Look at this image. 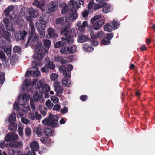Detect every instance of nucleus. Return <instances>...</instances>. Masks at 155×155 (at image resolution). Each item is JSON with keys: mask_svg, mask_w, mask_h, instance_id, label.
<instances>
[{"mask_svg": "<svg viewBox=\"0 0 155 155\" xmlns=\"http://www.w3.org/2000/svg\"><path fill=\"white\" fill-rule=\"evenodd\" d=\"M71 19L67 17H60L57 18L55 21L57 25H59L62 27L61 33L62 36H69L71 35L72 33L74 34L75 29L71 30V33L69 31L70 30L69 21Z\"/></svg>", "mask_w": 155, "mask_h": 155, "instance_id": "1", "label": "nucleus"}, {"mask_svg": "<svg viewBox=\"0 0 155 155\" xmlns=\"http://www.w3.org/2000/svg\"><path fill=\"white\" fill-rule=\"evenodd\" d=\"M38 35L35 34L31 42V45L35 47V52L33 55L34 58L36 60H41L43 58L44 55L42 52L43 46L41 42H38Z\"/></svg>", "mask_w": 155, "mask_h": 155, "instance_id": "2", "label": "nucleus"}, {"mask_svg": "<svg viewBox=\"0 0 155 155\" xmlns=\"http://www.w3.org/2000/svg\"><path fill=\"white\" fill-rule=\"evenodd\" d=\"M33 5L43 11L46 10L47 12L51 13L54 12L57 9L58 3L57 1H51L48 4V8H46V6L43 0L39 1L38 0H34Z\"/></svg>", "mask_w": 155, "mask_h": 155, "instance_id": "3", "label": "nucleus"}, {"mask_svg": "<svg viewBox=\"0 0 155 155\" xmlns=\"http://www.w3.org/2000/svg\"><path fill=\"white\" fill-rule=\"evenodd\" d=\"M87 0H78L75 1L74 0H71L68 2V5L71 6V7L74 9L71 11L70 16L72 20H75L78 16V13L76 12L78 9L80 8L81 5L83 6L86 4Z\"/></svg>", "mask_w": 155, "mask_h": 155, "instance_id": "4", "label": "nucleus"}, {"mask_svg": "<svg viewBox=\"0 0 155 155\" xmlns=\"http://www.w3.org/2000/svg\"><path fill=\"white\" fill-rule=\"evenodd\" d=\"M15 30H11L9 31V32H7L5 30L3 26L0 27V39L1 41L2 40V42L4 44L5 43V41H9V38H13L15 36Z\"/></svg>", "mask_w": 155, "mask_h": 155, "instance_id": "5", "label": "nucleus"}, {"mask_svg": "<svg viewBox=\"0 0 155 155\" xmlns=\"http://www.w3.org/2000/svg\"><path fill=\"white\" fill-rule=\"evenodd\" d=\"M58 117L57 115H51L47 118L44 119L42 121L45 125L50 126L52 127H56L58 125Z\"/></svg>", "mask_w": 155, "mask_h": 155, "instance_id": "6", "label": "nucleus"}, {"mask_svg": "<svg viewBox=\"0 0 155 155\" xmlns=\"http://www.w3.org/2000/svg\"><path fill=\"white\" fill-rule=\"evenodd\" d=\"M76 35V34H72L69 36H66L63 38H61L63 40L61 41L57 42L54 45V47L55 48H58L61 47L67 44L72 43H73L74 39L73 37Z\"/></svg>", "mask_w": 155, "mask_h": 155, "instance_id": "7", "label": "nucleus"}, {"mask_svg": "<svg viewBox=\"0 0 155 155\" xmlns=\"http://www.w3.org/2000/svg\"><path fill=\"white\" fill-rule=\"evenodd\" d=\"M73 66L71 65H68L67 68L64 65H61L59 68V71L60 72H62L63 74L64 77H70V71L72 70Z\"/></svg>", "mask_w": 155, "mask_h": 155, "instance_id": "8", "label": "nucleus"}, {"mask_svg": "<svg viewBox=\"0 0 155 155\" xmlns=\"http://www.w3.org/2000/svg\"><path fill=\"white\" fill-rule=\"evenodd\" d=\"M30 95L27 93H25L23 96L19 97L18 99L19 104L21 105L27 104L29 102Z\"/></svg>", "mask_w": 155, "mask_h": 155, "instance_id": "9", "label": "nucleus"}, {"mask_svg": "<svg viewBox=\"0 0 155 155\" xmlns=\"http://www.w3.org/2000/svg\"><path fill=\"white\" fill-rule=\"evenodd\" d=\"M30 147L31 149V151H29L27 155H35V151L38 150L39 148V144L37 142L35 141L30 144Z\"/></svg>", "mask_w": 155, "mask_h": 155, "instance_id": "10", "label": "nucleus"}, {"mask_svg": "<svg viewBox=\"0 0 155 155\" xmlns=\"http://www.w3.org/2000/svg\"><path fill=\"white\" fill-rule=\"evenodd\" d=\"M59 6L60 7L63 8L61 10L62 14H66L68 13V14L69 13V15L71 19V20H72L70 15L71 11H72V10H73L74 11V9L72 8V9H71V10L69 11L70 8H71V6L69 5L68 4V5H67L65 2H62L60 4Z\"/></svg>", "mask_w": 155, "mask_h": 155, "instance_id": "11", "label": "nucleus"}, {"mask_svg": "<svg viewBox=\"0 0 155 155\" xmlns=\"http://www.w3.org/2000/svg\"><path fill=\"white\" fill-rule=\"evenodd\" d=\"M47 21L45 19L43 16H40L36 21L35 25L37 28H46Z\"/></svg>", "mask_w": 155, "mask_h": 155, "instance_id": "12", "label": "nucleus"}, {"mask_svg": "<svg viewBox=\"0 0 155 155\" xmlns=\"http://www.w3.org/2000/svg\"><path fill=\"white\" fill-rule=\"evenodd\" d=\"M27 32L25 30L18 31L15 35V38L17 41L21 40L24 41L26 39Z\"/></svg>", "mask_w": 155, "mask_h": 155, "instance_id": "13", "label": "nucleus"}, {"mask_svg": "<svg viewBox=\"0 0 155 155\" xmlns=\"http://www.w3.org/2000/svg\"><path fill=\"white\" fill-rule=\"evenodd\" d=\"M18 136L17 134L15 132L9 133L7 134L5 138L7 141H10L18 139Z\"/></svg>", "mask_w": 155, "mask_h": 155, "instance_id": "14", "label": "nucleus"}, {"mask_svg": "<svg viewBox=\"0 0 155 155\" xmlns=\"http://www.w3.org/2000/svg\"><path fill=\"white\" fill-rule=\"evenodd\" d=\"M81 22L80 21H78L76 24V26H78V30L80 33L82 34L85 30V27L88 25V24L87 21H83L81 25Z\"/></svg>", "mask_w": 155, "mask_h": 155, "instance_id": "15", "label": "nucleus"}, {"mask_svg": "<svg viewBox=\"0 0 155 155\" xmlns=\"http://www.w3.org/2000/svg\"><path fill=\"white\" fill-rule=\"evenodd\" d=\"M91 37L92 39H95L98 38L101 39L104 37V32L102 31H100L97 32L96 34H95L93 32H91L90 34Z\"/></svg>", "mask_w": 155, "mask_h": 155, "instance_id": "16", "label": "nucleus"}, {"mask_svg": "<svg viewBox=\"0 0 155 155\" xmlns=\"http://www.w3.org/2000/svg\"><path fill=\"white\" fill-rule=\"evenodd\" d=\"M102 5L99 3L95 4L93 2H90L88 5V9L89 10L93 9L95 10H97L102 7Z\"/></svg>", "mask_w": 155, "mask_h": 155, "instance_id": "17", "label": "nucleus"}, {"mask_svg": "<svg viewBox=\"0 0 155 155\" xmlns=\"http://www.w3.org/2000/svg\"><path fill=\"white\" fill-rule=\"evenodd\" d=\"M105 22L104 19L99 20L95 22L93 25V27L95 30H99Z\"/></svg>", "mask_w": 155, "mask_h": 155, "instance_id": "18", "label": "nucleus"}, {"mask_svg": "<svg viewBox=\"0 0 155 155\" xmlns=\"http://www.w3.org/2000/svg\"><path fill=\"white\" fill-rule=\"evenodd\" d=\"M0 47L3 48L4 51L6 53L8 57H10L11 55V46L7 44L1 46Z\"/></svg>", "mask_w": 155, "mask_h": 155, "instance_id": "19", "label": "nucleus"}, {"mask_svg": "<svg viewBox=\"0 0 155 155\" xmlns=\"http://www.w3.org/2000/svg\"><path fill=\"white\" fill-rule=\"evenodd\" d=\"M47 33L51 38H56L58 37L56 31L51 27L49 28L47 30Z\"/></svg>", "mask_w": 155, "mask_h": 155, "instance_id": "20", "label": "nucleus"}, {"mask_svg": "<svg viewBox=\"0 0 155 155\" xmlns=\"http://www.w3.org/2000/svg\"><path fill=\"white\" fill-rule=\"evenodd\" d=\"M54 86L55 91L57 94H61L63 91V89L62 86L60 85V83L58 82H55L54 83Z\"/></svg>", "mask_w": 155, "mask_h": 155, "instance_id": "21", "label": "nucleus"}, {"mask_svg": "<svg viewBox=\"0 0 155 155\" xmlns=\"http://www.w3.org/2000/svg\"><path fill=\"white\" fill-rule=\"evenodd\" d=\"M45 82V80L44 79L38 81L35 80L33 81L32 85H34L36 83L37 84L35 86L39 90L41 89V87L44 84Z\"/></svg>", "mask_w": 155, "mask_h": 155, "instance_id": "22", "label": "nucleus"}, {"mask_svg": "<svg viewBox=\"0 0 155 155\" xmlns=\"http://www.w3.org/2000/svg\"><path fill=\"white\" fill-rule=\"evenodd\" d=\"M102 7H103V12L105 13H107L112 10V7L109 4L105 3L104 4Z\"/></svg>", "mask_w": 155, "mask_h": 155, "instance_id": "23", "label": "nucleus"}, {"mask_svg": "<svg viewBox=\"0 0 155 155\" xmlns=\"http://www.w3.org/2000/svg\"><path fill=\"white\" fill-rule=\"evenodd\" d=\"M45 65L49 69L53 70L55 68L54 64L52 62L49 61L48 58H45Z\"/></svg>", "mask_w": 155, "mask_h": 155, "instance_id": "24", "label": "nucleus"}, {"mask_svg": "<svg viewBox=\"0 0 155 155\" xmlns=\"http://www.w3.org/2000/svg\"><path fill=\"white\" fill-rule=\"evenodd\" d=\"M40 140L41 143L44 144L50 145L53 143L51 138L48 137H43L40 139Z\"/></svg>", "mask_w": 155, "mask_h": 155, "instance_id": "25", "label": "nucleus"}, {"mask_svg": "<svg viewBox=\"0 0 155 155\" xmlns=\"http://www.w3.org/2000/svg\"><path fill=\"white\" fill-rule=\"evenodd\" d=\"M42 95L40 92H36L34 94L33 96V100L34 102H37L42 97Z\"/></svg>", "mask_w": 155, "mask_h": 155, "instance_id": "26", "label": "nucleus"}, {"mask_svg": "<svg viewBox=\"0 0 155 155\" xmlns=\"http://www.w3.org/2000/svg\"><path fill=\"white\" fill-rule=\"evenodd\" d=\"M50 89V86L48 84H44L39 90V92L42 93H46L48 92Z\"/></svg>", "mask_w": 155, "mask_h": 155, "instance_id": "27", "label": "nucleus"}, {"mask_svg": "<svg viewBox=\"0 0 155 155\" xmlns=\"http://www.w3.org/2000/svg\"><path fill=\"white\" fill-rule=\"evenodd\" d=\"M29 15L31 17H35L38 16L39 13L37 11L34 10L32 8H30L28 9Z\"/></svg>", "mask_w": 155, "mask_h": 155, "instance_id": "28", "label": "nucleus"}, {"mask_svg": "<svg viewBox=\"0 0 155 155\" xmlns=\"http://www.w3.org/2000/svg\"><path fill=\"white\" fill-rule=\"evenodd\" d=\"M67 50L68 54H73L76 51L77 47L75 45H70L67 47Z\"/></svg>", "mask_w": 155, "mask_h": 155, "instance_id": "29", "label": "nucleus"}, {"mask_svg": "<svg viewBox=\"0 0 155 155\" xmlns=\"http://www.w3.org/2000/svg\"><path fill=\"white\" fill-rule=\"evenodd\" d=\"M14 8V6L13 5H11L7 7L4 11V13L6 16H9L11 15L9 13Z\"/></svg>", "mask_w": 155, "mask_h": 155, "instance_id": "30", "label": "nucleus"}, {"mask_svg": "<svg viewBox=\"0 0 155 155\" xmlns=\"http://www.w3.org/2000/svg\"><path fill=\"white\" fill-rule=\"evenodd\" d=\"M34 132L38 137H41L43 134V130L42 128L39 127L35 128L34 130Z\"/></svg>", "mask_w": 155, "mask_h": 155, "instance_id": "31", "label": "nucleus"}, {"mask_svg": "<svg viewBox=\"0 0 155 155\" xmlns=\"http://www.w3.org/2000/svg\"><path fill=\"white\" fill-rule=\"evenodd\" d=\"M70 78L66 77L64 78L62 80V84L67 87H69L71 85V81L68 79Z\"/></svg>", "mask_w": 155, "mask_h": 155, "instance_id": "32", "label": "nucleus"}, {"mask_svg": "<svg viewBox=\"0 0 155 155\" xmlns=\"http://www.w3.org/2000/svg\"><path fill=\"white\" fill-rule=\"evenodd\" d=\"M45 28H37L40 38H43L45 37Z\"/></svg>", "mask_w": 155, "mask_h": 155, "instance_id": "33", "label": "nucleus"}, {"mask_svg": "<svg viewBox=\"0 0 155 155\" xmlns=\"http://www.w3.org/2000/svg\"><path fill=\"white\" fill-rule=\"evenodd\" d=\"M89 40L88 37L86 35H81L79 36L78 39V41L80 43H83Z\"/></svg>", "mask_w": 155, "mask_h": 155, "instance_id": "34", "label": "nucleus"}, {"mask_svg": "<svg viewBox=\"0 0 155 155\" xmlns=\"http://www.w3.org/2000/svg\"><path fill=\"white\" fill-rule=\"evenodd\" d=\"M10 146L11 147H20L21 148L22 147V142H15L13 143H10Z\"/></svg>", "mask_w": 155, "mask_h": 155, "instance_id": "35", "label": "nucleus"}, {"mask_svg": "<svg viewBox=\"0 0 155 155\" xmlns=\"http://www.w3.org/2000/svg\"><path fill=\"white\" fill-rule=\"evenodd\" d=\"M104 28L105 31L108 32H111L113 30V27L109 23L106 24L104 26Z\"/></svg>", "mask_w": 155, "mask_h": 155, "instance_id": "36", "label": "nucleus"}, {"mask_svg": "<svg viewBox=\"0 0 155 155\" xmlns=\"http://www.w3.org/2000/svg\"><path fill=\"white\" fill-rule=\"evenodd\" d=\"M7 17L3 19V22L5 25H6L10 24V23H12L10 21H11L12 19V16L10 15L9 16H7Z\"/></svg>", "mask_w": 155, "mask_h": 155, "instance_id": "37", "label": "nucleus"}, {"mask_svg": "<svg viewBox=\"0 0 155 155\" xmlns=\"http://www.w3.org/2000/svg\"><path fill=\"white\" fill-rule=\"evenodd\" d=\"M44 46L48 49L51 45L50 41L49 40L44 39L43 40Z\"/></svg>", "mask_w": 155, "mask_h": 155, "instance_id": "38", "label": "nucleus"}, {"mask_svg": "<svg viewBox=\"0 0 155 155\" xmlns=\"http://www.w3.org/2000/svg\"><path fill=\"white\" fill-rule=\"evenodd\" d=\"M35 70L32 71V76L34 77H38L40 75L39 69L37 67H34Z\"/></svg>", "mask_w": 155, "mask_h": 155, "instance_id": "39", "label": "nucleus"}, {"mask_svg": "<svg viewBox=\"0 0 155 155\" xmlns=\"http://www.w3.org/2000/svg\"><path fill=\"white\" fill-rule=\"evenodd\" d=\"M17 125L14 123H11L9 124L8 128L9 130L15 131L16 130Z\"/></svg>", "mask_w": 155, "mask_h": 155, "instance_id": "40", "label": "nucleus"}, {"mask_svg": "<svg viewBox=\"0 0 155 155\" xmlns=\"http://www.w3.org/2000/svg\"><path fill=\"white\" fill-rule=\"evenodd\" d=\"M45 133L47 136L53 135L54 134V131L50 128H46L45 130Z\"/></svg>", "mask_w": 155, "mask_h": 155, "instance_id": "41", "label": "nucleus"}, {"mask_svg": "<svg viewBox=\"0 0 155 155\" xmlns=\"http://www.w3.org/2000/svg\"><path fill=\"white\" fill-rule=\"evenodd\" d=\"M33 25L34 24L33 22H30L29 23V32L31 34V35L34 33L35 30Z\"/></svg>", "mask_w": 155, "mask_h": 155, "instance_id": "42", "label": "nucleus"}, {"mask_svg": "<svg viewBox=\"0 0 155 155\" xmlns=\"http://www.w3.org/2000/svg\"><path fill=\"white\" fill-rule=\"evenodd\" d=\"M45 104L48 109H51L53 106V104L50 100H48L45 102Z\"/></svg>", "mask_w": 155, "mask_h": 155, "instance_id": "43", "label": "nucleus"}, {"mask_svg": "<svg viewBox=\"0 0 155 155\" xmlns=\"http://www.w3.org/2000/svg\"><path fill=\"white\" fill-rule=\"evenodd\" d=\"M18 60V57L16 55H13L11 59V63L13 65L17 62Z\"/></svg>", "mask_w": 155, "mask_h": 155, "instance_id": "44", "label": "nucleus"}, {"mask_svg": "<svg viewBox=\"0 0 155 155\" xmlns=\"http://www.w3.org/2000/svg\"><path fill=\"white\" fill-rule=\"evenodd\" d=\"M16 120V114L14 112H12L10 115L9 118V122H14Z\"/></svg>", "mask_w": 155, "mask_h": 155, "instance_id": "45", "label": "nucleus"}, {"mask_svg": "<svg viewBox=\"0 0 155 155\" xmlns=\"http://www.w3.org/2000/svg\"><path fill=\"white\" fill-rule=\"evenodd\" d=\"M112 24L115 29L118 28L120 25L119 22L117 21L116 19H114L113 20Z\"/></svg>", "mask_w": 155, "mask_h": 155, "instance_id": "46", "label": "nucleus"}, {"mask_svg": "<svg viewBox=\"0 0 155 155\" xmlns=\"http://www.w3.org/2000/svg\"><path fill=\"white\" fill-rule=\"evenodd\" d=\"M5 74L3 72H0V84H2L5 79Z\"/></svg>", "mask_w": 155, "mask_h": 155, "instance_id": "47", "label": "nucleus"}, {"mask_svg": "<svg viewBox=\"0 0 155 155\" xmlns=\"http://www.w3.org/2000/svg\"><path fill=\"white\" fill-rule=\"evenodd\" d=\"M24 128V126L21 125L18 127V132L19 135L21 137L23 135V129Z\"/></svg>", "mask_w": 155, "mask_h": 155, "instance_id": "48", "label": "nucleus"}, {"mask_svg": "<svg viewBox=\"0 0 155 155\" xmlns=\"http://www.w3.org/2000/svg\"><path fill=\"white\" fill-rule=\"evenodd\" d=\"M14 21L18 25L19 27H21L23 25V22L22 20H20L19 19H16V17H15L14 18Z\"/></svg>", "mask_w": 155, "mask_h": 155, "instance_id": "49", "label": "nucleus"}, {"mask_svg": "<svg viewBox=\"0 0 155 155\" xmlns=\"http://www.w3.org/2000/svg\"><path fill=\"white\" fill-rule=\"evenodd\" d=\"M58 77V74L53 73L50 75V79L51 81H54Z\"/></svg>", "mask_w": 155, "mask_h": 155, "instance_id": "50", "label": "nucleus"}, {"mask_svg": "<svg viewBox=\"0 0 155 155\" xmlns=\"http://www.w3.org/2000/svg\"><path fill=\"white\" fill-rule=\"evenodd\" d=\"M84 48L86 49V51L87 52H91L93 50V48L91 47H89L87 45H84Z\"/></svg>", "mask_w": 155, "mask_h": 155, "instance_id": "51", "label": "nucleus"}, {"mask_svg": "<svg viewBox=\"0 0 155 155\" xmlns=\"http://www.w3.org/2000/svg\"><path fill=\"white\" fill-rule=\"evenodd\" d=\"M21 110L24 113H27L28 111H29L30 110V108L28 106L22 107Z\"/></svg>", "mask_w": 155, "mask_h": 155, "instance_id": "52", "label": "nucleus"}, {"mask_svg": "<svg viewBox=\"0 0 155 155\" xmlns=\"http://www.w3.org/2000/svg\"><path fill=\"white\" fill-rule=\"evenodd\" d=\"M35 34L33 35H32V38L31 37V36L30 37H29L28 39V41H27L26 43V44L25 45V47H26V48H27L28 47V45L29 44V43H30V42H31H31L32 41V38H33L34 35ZM37 35H38V34H37Z\"/></svg>", "mask_w": 155, "mask_h": 155, "instance_id": "53", "label": "nucleus"}, {"mask_svg": "<svg viewBox=\"0 0 155 155\" xmlns=\"http://www.w3.org/2000/svg\"><path fill=\"white\" fill-rule=\"evenodd\" d=\"M28 118L31 120H34L35 119V115L33 111H31L28 113Z\"/></svg>", "mask_w": 155, "mask_h": 155, "instance_id": "54", "label": "nucleus"}, {"mask_svg": "<svg viewBox=\"0 0 155 155\" xmlns=\"http://www.w3.org/2000/svg\"><path fill=\"white\" fill-rule=\"evenodd\" d=\"M60 51L61 53L63 54H69L68 52H67V49L65 47H62L61 48L60 50Z\"/></svg>", "mask_w": 155, "mask_h": 155, "instance_id": "55", "label": "nucleus"}, {"mask_svg": "<svg viewBox=\"0 0 155 155\" xmlns=\"http://www.w3.org/2000/svg\"><path fill=\"white\" fill-rule=\"evenodd\" d=\"M25 134L26 136H28L31 134V128L28 127H27L25 129Z\"/></svg>", "mask_w": 155, "mask_h": 155, "instance_id": "56", "label": "nucleus"}, {"mask_svg": "<svg viewBox=\"0 0 155 155\" xmlns=\"http://www.w3.org/2000/svg\"><path fill=\"white\" fill-rule=\"evenodd\" d=\"M30 104L31 108L33 110H35L37 106L35 104L33 101L30 100Z\"/></svg>", "mask_w": 155, "mask_h": 155, "instance_id": "57", "label": "nucleus"}, {"mask_svg": "<svg viewBox=\"0 0 155 155\" xmlns=\"http://www.w3.org/2000/svg\"><path fill=\"white\" fill-rule=\"evenodd\" d=\"M21 48L18 46H15L13 49V51L14 53H18L21 51Z\"/></svg>", "mask_w": 155, "mask_h": 155, "instance_id": "58", "label": "nucleus"}, {"mask_svg": "<svg viewBox=\"0 0 155 155\" xmlns=\"http://www.w3.org/2000/svg\"><path fill=\"white\" fill-rule=\"evenodd\" d=\"M51 99L54 103H57L59 101L58 98L55 96H52Z\"/></svg>", "mask_w": 155, "mask_h": 155, "instance_id": "59", "label": "nucleus"}, {"mask_svg": "<svg viewBox=\"0 0 155 155\" xmlns=\"http://www.w3.org/2000/svg\"><path fill=\"white\" fill-rule=\"evenodd\" d=\"M12 23H10V24L6 25V27L7 30L9 31L11 30H13L14 29L12 27Z\"/></svg>", "mask_w": 155, "mask_h": 155, "instance_id": "60", "label": "nucleus"}, {"mask_svg": "<svg viewBox=\"0 0 155 155\" xmlns=\"http://www.w3.org/2000/svg\"><path fill=\"white\" fill-rule=\"evenodd\" d=\"M21 13L23 16L26 15L27 13V9L25 7L22 8L21 10Z\"/></svg>", "mask_w": 155, "mask_h": 155, "instance_id": "61", "label": "nucleus"}, {"mask_svg": "<svg viewBox=\"0 0 155 155\" xmlns=\"http://www.w3.org/2000/svg\"><path fill=\"white\" fill-rule=\"evenodd\" d=\"M110 41L105 39L102 40L101 42V44H103L104 45H107L110 44Z\"/></svg>", "mask_w": 155, "mask_h": 155, "instance_id": "62", "label": "nucleus"}, {"mask_svg": "<svg viewBox=\"0 0 155 155\" xmlns=\"http://www.w3.org/2000/svg\"><path fill=\"white\" fill-rule=\"evenodd\" d=\"M31 80L30 79H27L25 80V85L26 86H29L31 83Z\"/></svg>", "mask_w": 155, "mask_h": 155, "instance_id": "63", "label": "nucleus"}, {"mask_svg": "<svg viewBox=\"0 0 155 155\" xmlns=\"http://www.w3.org/2000/svg\"><path fill=\"white\" fill-rule=\"evenodd\" d=\"M101 18V16L100 15H96L91 18V21L92 23H93Z\"/></svg>", "mask_w": 155, "mask_h": 155, "instance_id": "64", "label": "nucleus"}]
</instances>
